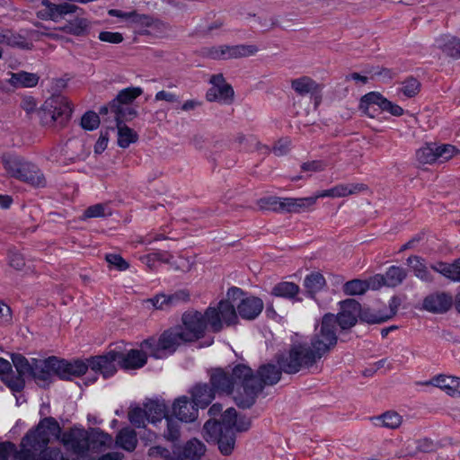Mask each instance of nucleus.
<instances>
[{
	"label": "nucleus",
	"mask_w": 460,
	"mask_h": 460,
	"mask_svg": "<svg viewBox=\"0 0 460 460\" xmlns=\"http://www.w3.org/2000/svg\"><path fill=\"white\" fill-rule=\"evenodd\" d=\"M420 87L421 84L417 78L409 76L402 82L401 92L406 97L412 98L420 93Z\"/></svg>",
	"instance_id": "nucleus-49"
},
{
	"label": "nucleus",
	"mask_w": 460,
	"mask_h": 460,
	"mask_svg": "<svg viewBox=\"0 0 460 460\" xmlns=\"http://www.w3.org/2000/svg\"><path fill=\"white\" fill-rule=\"evenodd\" d=\"M291 88L300 96L314 94L320 91L319 84L309 76H301L291 80Z\"/></svg>",
	"instance_id": "nucleus-28"
},
{
	"label": "nucleus",
	"mask_w": 460,
	"mask_h": 460,
	"mask_svg": "<svg viewBox=\"0 0 460 460\" xmlns=\"http://www.w3.org/2000/svg\"><path fill=\"white\" fill-rule=\"evenodd\" d=\"M145 409L146 411L147 420L152 423L161 421L164 418L165 419L168 416L165 403L158 400L147 402L145 403Z\"/></svg>",
	"instance_id": "nucleus-32"
},
{
	"label": "nucleus",
	"mask_w": 460,
	"mask_h": 460,
	"mask_svg": "<svg viewBox=\"0 0 460 460\" xmlns=\"http://www.w3.org/2000/svg\"><path fill=\"white\" fill-rule=\"evenodd\" d=\"M61 30L76 37L86 36L91 30V22L86 18L75 16L68 20Z\"/></svg>",
	"instance_id": "nucleus-26"
},
{
	"label": "nucleus",
	"mask_w": 460,
	"mask_h": 460,
	"mask_svg": "<svg viewBox=\"0 0 460 460\" xmlns=\"http://www.w3.org/2000/svg\"><path fill=\"white\" fill-rule=\"evenodd\" d=\"M207 322L202 313L186 311L181 315V324L164 331L159 338L149 337L142 341V348L148 349L152 358L164 359L172 355L185 343L194 342L205 334Z\"/></svg>",
	"instance_id": "nucleus-3"
},
{
	"label": "nucleus",
	"mask_w": 460,
	"mask_h": 460,
	"mask_svg": "<svg viewBox=\"0 0 460 460\" xmlns=\"http://www.w3.org/2000/svg\"><path fill=\"white\" fill-rule=\"evenodd\" d=\"M218 310L221 314L222 321L226 325H234L238 323V312L234 305L228 300H222L218 303Z\"/></svg>",
	"instance_id": "nucleus-35"
},
{
	"label": "nucleus",
	"mask_w": 460,
	"mask_h": 460,
	"mask_svg": "<svg viewBox=\"0 0 460 460\" xmlns=\"http://www.w3.org/2000/svg\"><path fill=\"white\" fill-rule=\"evenodd\" d=\"M31 378L40 387L46 388L52 383L53 376H57L62 380H71L86 373L84 361L76 359L68 361L59 359L55 356L49 357L46 359L34 358Z\"/></svg>",
	"instance_id": "nucleus-5"
},
{
	"label": "nucleus",
	"mask_w": 460,
	"mask_h": 460,
	"mask_svg": "<svg viewBox=\"0 0 460 460\" xmlns=\"http://www.w3.org/2000/svg\"><path fill=\"white\" fill-rule=\"evenodd\" d=\"M212 87L206 93L208 102H218L226 104L232 103L234 100V89L226 83L222 74L213 75L209 80Z\"/></svg>",
	"instance_id": "nucleus-15"
},
{
	"label": "nucleus",
	"mask_w": 460,
	"mask_h": 460,
	"mask_svg": "<svg viewBox=\"0 0 460 460\" xmlns=\"http://www.w3.org/2000/svg\"><path fill=\"white\" fill-rule=\"evenodd\" d=\"M327 164L323 160H314L310 162L304 163L301 165V169L303 172H322L326 168Z\"/></svg>",
	"instance_id": "nucleus-61"
},
{
	"label": "nucleus",
	"mask_w": 460,
	"mask_h": 460,
	"mask_svg": "<svg viewBox=\"0 0 460 460\" xmlns=\"http://www.w3.org/2000/svg\"><path fill=\"white\" fill-rule=\"evenodd\" d=\"M38 82L39 76L36 74L24 71L11 73V78L7 81L15 87H33L37 85Z\"/></svg>",
	"instance_id": "nucleus-34"
},
{
	"label": "nucleus",
	"mask_w": 460,
	"mask_h": 460,
	"mask_svg": "<svg viewBox=\"0 0 460 460\" xmlns=\"http://www.w3.org/2000/svg\"><path fill=\"white\" fill-rule=\"evenodd\" d=\"M407 270L402 267L395 265L389 267L385 273L386 287L395 288L401 285L407 278Z\"/></svg>",
	"instance_id": "nucleus-36"
},
{
	"label": "nucleus",
	"mask_w": 460,
	"mask_h": 460,
	"mask_svg": "<svg viewBox=\"0 0 460 460\" xmlns=\"http://www.w3.org/2000/svg\"><path fill=\"white\" fill-rule=\"evenodd\" d=\"M333 321L332 314H325L309 341L291 344L288 354L279 359L284 373L293 375L309 369L335 348L338 335Z\"/></svg>",
	"instance_id": "nucleus-2"
},
{
	"label": "nucleus",
	"mask_w": 460,
	"mask_h": 460,
	"mask_svg": "<svg viewBox=\"0 0 460 460\" xmlns=\"http://www.w3.org/2000/svg\"><path fill=\"white\" fill-rule=\"evenodd\" d=\"M358 318L361 322L369 324L382 323L388 320V317L385 315L384 313H381L380 311L376 312L368 307L362 308L361 306Z\"/></svg>",
	"instance_id": "nucleus-45"
},
{
	"label": "nucleus",
	"mask_w": 460,
	"mask_h": 460,
	"mask_svg": "<svg viewBox=\"0 0 460 460\" xmlns=\"http://www.w3.org/2000/svg\"><path fill=\"white\" fill-rule=\"evenodd\" d=\"M131 21L135 23L146 27H152L155 25V23L160 22L159 20L154 19L152 16L148 14H140L137 13V11H134Z\"/></svg>",
	"instance_id": "nucleus-58"
},
{
	"label": "nucleus",
	"mask_w": 460,
	"mask_h": 460,
	"mask_svg": "<svg viewBox=\"0 0 460 460\" xmlns=\"http://www.w3.org/2000/svg\"><path fill=\"white\" fill-rule=\"evenodd\" d=\"M207 322L214 332H219L223 329V321L218 307H208L203 314Z\"/></svg>",
	"instance_id": "nucleus-44"
},
{
	"label": "nucleus",
	"mask_w": 460,
	"mask_h": 460,
	"mask_svg": "<svg viewBox=\"0 0 460 460\" xmlns=\"http://www.w3.org/2000/svg\"><path fill=\"white\" fill-rule=\"evenodd\" d=\"M128 420L136 428L145 427L147 420L146 411L141 407H135L128 411Z\"/></svg>",
	"instance_id": "nucleus-52"
},
{
	"label": "nucleus",
	"mask_w": 460,
	"mask_h": 460,
	"mask_svg": "<svg viewBox=\"0 0 460 460\" xmlns=\"http://www.w3.org/2000/svg\"><path fill=\"white\" fill-rule=\"evenodd\" d=\"M25 377L26 376L20 373L15 374L11 368V370H8V372L2 376V379L13 392L20 393L25 387Z\"/></svg>",
	"instance_id": "nucleus-41"
},
{
	"label": "nucleus",
	"mask_w": 460,
	"mask_h": 460,
	"mask_svg": "<svg viewBox=\"0 0 460 460\" xmlns=\"http://www.w3.org/2000/svg\"><path fill=\"white\" fill-rule=\"evenodd\" d=\"M41 5L44 6V9L39 10L36 13V16L43 21H53L58 22L60 19H63L66 14L75 13L78 11L83 13V9L78 7L75 4L69 3H62L59 4H56L51 3L49 0H41Z\"/></svg>",
	"instance_id": "nucleus-14"
},
{
	"label": "nucleus",
	"mask_w": 460,
	"mask_h": 460,
	"mask_svg": "<svg viewBox=\"0 0 460 460\" xmlns=\"http://www.w3.org/2000/svg\"><path fill=\"white\" fill-rule=\"evenodd\" d=\"M370 289L377 290L383 286H386L385 274H376L368 280H366Z\"/></svg>",
	"instance_id": "nucleus-63"
},
{
	"label": "nucleus",
	"mask_w": 460,
	"mask_h": 460,
	"mask_svg": "<svg viewBox=\"0 0 460 460\" xmlns=\"http://www.w3.org/2000/svg\"><path fill=\"white\" fill-rule=\"evenodd\" d=\"M172 412L181 421L191 422L198 417V407L188 396L182 395L173 402Z\"/></svg>",
	"instance_id": "nucleus-19"
},
{
	"label": "nucleus",
	"mask_w": 460,
	"mask_h": 460,
	"mask_svg": "<svg viewBox=\"0 0 460 460\" xmlns=\"http://www.w3.org/2000/svg\"><path fill=\"white\" fill-rule=\"evenodd\" d=\"M300 288L294 282L282 281L276 284L270 294L277 297H281L294 302H301L302 298L298 296Z\"/></svg>",
	"instance_id": "nucleus-25"
},
{
	"label": "nucleus",
	"mask_w": 460,
	"mask_h": 460,
	"mask_svg": "<svg viewBox=\"0 0 460 460\" xmlns=\"http://www.w3.org/2000/svg\"><path fill=\"white\" fill-rule=\"evenodd\" d=\"M191 399L198 408L208 407L215 399L216 392L209 384H196L190 390Z\"/></svg>",
	"instance_id": "nucleus-22"
},
{
	"label": "nucleus",
	"mask_w": 460,
	"mask_h": 460,
	"mask_svg": "<svg viewBox=\"0 0 460 460\" xmlns=\"http://www.w3.org/2000/svg\"><path fill=\"white\" fill-rule=\"evenodd\" d=\"M368 289L369 286H367V281L358 279L347 281L343 286L344 293L349 296L362 295Z\"/></svg>",
	"instance_id": "nucleus-48"
},
{
	"label": "nucleus",
	"mask_w": 460,
	"mask_h": 460,
	"mask_svg": "<svg viewBox=\"0 0 460 460\" xmlns=\"http://www.w3.org/2000/svg\"><path fill=\"white\" fill-rule=\"evenodd\" d=\"M279 197H265L258 200V206L261 210L277 211Z\"/></svg>",
	"instance_id": "nucleus-59"
},
{
	"label": "nucleus",
	"mask_w": 460,
	"mask_h": 460,
	"mask_svg": "<svg viewBox=\"0 0 460 460\" xmlns=\"http://www.w3.org/2000/svg\"><path fill=\"white\" fill-rule=\"evenodd\" d=\"M115 442L117 447L132 452L137 445V432L130 428H123L117 434Z\"/></svg>",
	"instance_id": "nucleus-30"
},
{
	"label": "nucleus",
	"mask_w": 460,
	"mask_h": 460,
	"mask_svg": "<svg viewBox=\"0 0 460 460\" xmlns=\"http://www.w3.org/2000/svg\"><path fill=\"white\" fill-rule=\"evenodd\" d=\"M12 362L17 373H20L26 377L31 376L34 358H31V361H29L23 355L14 353L12 354Z\"/></svg>",
	"instance_id": "nucleus-43"
},
{
	"label": "nucleus",
	"mask_w": 460,
	"mask_h": 460,
	"mask_svg": "<svg viewBox=\"0 0 460 460\" xmlns=\"http://www.w3.org/2000/svg\"><path fill=\"white\" fill-rule=\"evenodd\" d=\"M340 312L332 314L334 326L338 324L341 330H349L356 325L360 313V304L355 299L349 298L340 302Z\"/></svg>",
	"instance_id": "nucleus-13"
},
{
	"label": "nucleus",
	"mask_w": 460,
	"mask_h": 460,
	"mask_svg": "<svg viewBox=\"0 0 460 460\" xmlns=\"http://www.w3.org/2000/svg\"><path fill=\"white\" fill-rule=\"evenodd\" d=\"M326 286V280L320 272H312L305 276L304 287L308 297L314 299L315 295Z\"/></svg>",
	"instance_id": "nucleus-27"
},
{
	"label": "nucleus",
	"mask_w": 460,
	"mask_h": 460,
	"mask_svg": "<svg viewBox=\"0 0 460 460\" xmlns=\"http://www.w3.org/2000/svg\"><path fill=\"white\" fill-rule=\"evenodd\" d=\"M118 129V146L121 148H128L130 144L138 140V135L126 124H116Z\"/></svg>",
	"instance_id": "nucleus-37"
},
{
	"label": "nucleus",
	"mask_w": 460,
	"mask_h": 460,
	"mask_svg": "<svg viewBox=\"0 0 460 460\" xmlns=\"http://www.w3.org/2000/svg\"><path fill=\"white\" fill-rule=\"evenodd\" d=\"M1 161L7 174L35 188L46 186L41 170L32 162L13 153H4Z\"/></svg>",
	"instance_id": "nucleus-6"
},
{
	"label": "nucleus",
	"mask_w": 460,
	"mask_h": 460,
	"mask_svg": "<svg viewBox=\"0 0 460 460\" xmlns=\"http://www.w3.org/2000/svg\"><path fill=\"white\" fill-rule=\"evenodd\" d=\"M226 295L232 302L239 300L236 308L239 316L243 320L252 321L256 319L264 308L261 298L254 296H245V293L240 288H230Z\"/></svg>",
	"instance_id": "nucleus-10"
},
{
	"label": "nucleus",
	"mask_w": 460,
	"mask_h": 460,
	"mask_svg": "<svg viewBox=\"0 0 460 460\" xmlns=\"http://www.w3.org/2000/svg\"><path fill=\"white\" fill-rule=\"evenodd\" d=\"M318 199L317 194L306 198H289L290 213H302L309 210Z\"/></svg>",
	"instance_id": "nucleus-40"
},
{
	"label": "nucleus",
	"mask_w": 460,
	"mask_h": 460,
	"mask_svg": "<svg viewBox=\"0 0 460 460\" xmlns=\"http://www.w3.org/2000/svg\"><path fill=\"white\" fill-rule=\"evenodd\" d=\"M452 296L442 292L427 296L422 302V308L433 314L447 312L452 305Z\"/></svg>",
	"instance_id": "nucleus-21"
},
{
	"label": "nucleus",
	"mask_w": 460,
	"mask_h": 460,
	"mask_svg": "<svg viewBox=\"0 0 460 460\" xmlns=\"http://www.w3.org/2000/svg\"><path fill=\"white\" fill-rule=\"evenodd\" d=\"M376 420L381 422L382 427L388 429H396L402 423V417L395 411H386L381 416L376 418Z\"/></svg>",
	"instance_id": "nucleus-50"
},
{
	"label": "nucleus",
	"mask_w": 460,
	"mask_h": 460,
	"mask_svg": "<svg viewBox=\"0 0 460 460\" xmlns=\"http://www.w3.org/2000/svg\"><path fill=\"white\" fill-rule=\"evenodd\" d=\"M111 111L115 115L116 124H125V121L131 120L137 116V111L129 105H117L110 107Z\"/></svg>",
	"instance_id": "nucleus-39"
},
{
	"label": "nucleus",
	"mask_w": 460,
	"mask_h": 460,
	"mask_svg": "<svg viewBox=\"0 0 460 460\" xmlns=\"http://www.w3.org/2000/svg\"><path fill=\"white\" fill-rule=\"evenodd\" d=\"M142 93L143 89L138 86H131L122 89L119 92L117 96L110 102V107H117V105H129Z\"/></svg>",
	"instance_id": "nucleus-31"
},
{
	"label": "nucleus",
	"mask_w": 460,
	"mask_h": 460,
	"mask_svg": "<svg viewBox=\"0 0 460 460\" xmlns=\"http://www.w3.org/2000/svg\"><path fill=\"white\" fill-rule=\"evenodd\" d=\"M89 438V447H92L96 450L111 448L113 444V438L111 435L98 428L91 429Z\"/></svg>",
	"instance_id": "nucleus-29"
},
{
	"label": "nucleus",
	"mask_w": 460,
	"mask_h": 460,
	"mask_svg": "<svg viewBox=\"0 0 460 460\" xmlns=\"http://www.w3.org/2000/svg\"><path fill=\"white\" fill-rule=\"evenodd\" d=\"M206 452V446L197 438L189 440L183 447V456L189 460H200Z\"/></svg>",
	"instance_id": "nucleus-38"
},
{
	"label": "nucleus",
	"mask_w": 460,
	"mask_h": 460,
	"mask_svg": "<svg viewBox=\"0 0 460 460\" xmlns=\"http://www.w3.org/2000/svg\"><path fill=\"white\" fill-rule=\"evenodd\" d=\"M166 420V429L164 432V437L168 441L175 442L180 438L181 436V422L176 417L172 415H168L165 418Z\"/></svg>",
	"instance_id": "nucleus-42"
},
{
	"label": "nucleus",
	"mask_w": 460,
	"mask_h": 460,
	"mask_svg": "<svg viewBox=\"0 0 460 460\" xmlns=\"http://www.w3.org/2000/svg\"><path fill=\"white\" fill-rule=\"evenodd\" d=\"M50 435L60 438L61 443L73 454L85 456L89 451V433L83 428L73 427L62 432L54 417H45L22 438L20 450L13 460H69L61 450L49 447Z\"/></svg>",
	"instance_id": "nucleus-1"
},
{
	"label": "nucleus",
	"mask_w": 460,
	"mask_h": 460,
	"mask_svg": "<svg viewBox=\"0 0 460 460\" xmlns=\"http://www.w3.org/2000/svg\"><path fill=\"white\" fill-rule=\"evenodd\" d=\"M374 106H378L382 111H387L393 116L399 117L403 114V109L401 106L393 103L378 92H370L362 96L359 108L370 118H375L374 112L376 110Z\"/></svg>",
	"instance_id": "nucleus-11"
},
{
	"label": "nucleus",
	"mask_w": 460,
	"mask_h": 460,
	"mask_svg": "<svg viewBox=\"0 0 460 460\" xmlns=\"http://www.w3.org/2000/svg\"><path fill=\"white\" fill-rule=\"evenodd\" d=\"M117 349L119 356V366L123 369H138L143 367L147 362V356H151L148 349L142 348L141 349H130L127 353L124 352L123 345L117 344Z\"/></svg>",
	"instance_id": "nucleus-17"
},
{
	"label": "nucleus",
	"mask_w": 460,
	"mask_h": 460,
	"mask_svg": "<svg viewBox=\"0 0 460 460\" xmlns=\"http://www.w3.org/2000/svg\"><path fill=\"white\" fill-rule=\"evenodd\" d=\"M190 300V291L187 289H179L171 294H157L150 299V302L155 309L167 311L184 305Z\"/></svg>",
	"instance_id": "nucleus-18"
},
{
	"label": "nucleus",
	"mask_w": 460,
	"mask_h": 460,
	"mask_svg": "<svg viewBox=\"0 0 460 460\" xmlns=\"http://www.w3.org/2000/svg\"><path fill=\"white\" fill-rule=\"evenodd\" d=\"M366 189L367 186L363 183L338 184L329 190L318 192L317 197L341 198L351 194L358 193Z\"/></svg>",
	"instance_id": "nucleus-23"
},
{
	"label": "nucleus",
	"mask_w": 460,
	"mask_h": 460,
	"mask_svg": "<svg viewBox=\"0 0 460 460\" xmlns=\"http://www.w3.org/2000/svg\"><path fill=\"white\" fill-rule=\"evenodd\" d=\"M203 438L208 443L217 444L223 456H228L234 452L236 435L218 420H208L205 422Z\"/></svg>",
	"instance_id": "nucleus-9"
},
{
	"label": "nucleus",
	"mask_w": 460,
	"mask_h": 460,
	"mask_svg": "<svg viewBox=\"0 0 460 460\" xmlns=\"http://www.w3.org/2000/svg\"><path fill=\"white\" fill-rule=\"evenodd\" d=\"M436 144H426L416 152V158L422 164H430L437 161Z\"/></svg>",
	"instance_id": "nucleus-47"
},
{
	"label": "nucleus",
	"mask_w": 460,
	"mask_h": 460,
	"mask_svg": "<svg viewBox=\"0 0 460 460\" xmlns=\"http://www.w3.org/2000/svg\"><path fill=\"white\" fill-rule=\"evenodd\" d=\"M434 45L446 55L454 58H460V39L445 34L438 37Z\"/></svg>",
	"instance_id": "nucleus-24"
},
{
	"label": "nucleus",
	"mask_w": 460,
	"mask_h": 460,
	"mask_svg": "<svg viewBox=\"0 0 460 460\" xmlns=\"http://www.w3.org/2000/svg\"><path fill=\"white\" fill-rule=\"evenodd\" d=\"M8 258L10 266L15 270H22V268L25 265L24 259L19 252H10Z\"/></svg>",
	"instance_id": "nucleus-64"
},
{
	"label": "nucleus",
	"mask_w": 460,
	"mask_h": 460,
	"mask_svg": "<svg viewBox=\"0 0 460 460\" xmlns=\"http://www.w3.org/2000/svg\"><path fill=\"white\" fill-rule=\"evenodd\" d=\"M407 263L411 267L414 275L422 281L432 282L433 276L425 264L423 258L412 255L407 259Z\"/></svg>",
	"instance_id": "nucleus-33"
},
{
	"label": "nucleus",
	"mask_w": 460,
	"mask_h": 460,
	"mask_svg": "<svg viewBox=\"0 0 460 460\" xmlns=\"http://www.w3.org/2000/svg\"><path fill=\"white\" fill-rule=\"evenodd\" d=\"M228 52L229 58H240L244 57H250L254 55L258 51V48L255 45H234L229 46L226 49Z\"/></svg>",
	"instance_id": "nucleus-46"
},
{
	"label": "nucleus",
	"mask_w": 460,
	"mask_h": 460,
	"mask_svg": "<svg viewBox=\"0 0 460 460\" xmlns=\"http://www.w3.org/2000/svg\"><path fill=\"white\" fill-rule=\"evenodd\" d=\"M287 353H282L276 356V361L278 366L274 364H265L261 365L258 370L257 374H254L252 369V376L249 377L251 381H249V394L245 395V399L241 396H238L239 403L243 406L252 407L255 402L258 394L264 389L266 385H276L281 378L282 367L279 363V359L280 357L287 355Z\"/></svg>",
	"instance_id": "nucleus-7"
},
{
	"label": "nucleus",
	"mask_w": 460,
	"mask_h": 460,
	"mask_svg": "<svg viewBox=\"0 0 460 460\" xmlns=\"http://www.w3.org/2000/svg\"><path fill=\"white\" fill-rule=\"evenodd\" d=\"M72 107L66 97L58 94L48 98L38 115L43 126H59L64 127L70 119L72 115Z\"/></svg>",
	"instance_id": "nucleus-8"
},
{
	"label": "nucleus",
	"mask_w": 460,
	"mask_h": 460,
	"mask_svg": "<svg viewBox=\"0 0 460 460\" xmlns=\"http://www.w3.org/2000/svg\"><path fill=\"white\" fill-rule=\"evenodd\" d=\"M99 40L104 42L119 44L123 41L124 38L120 32L102 31L99 34Z\"/></svg>",
	"instance_id": "nucleus-62"
},
{
	"label": "nucleus",
	"mask_w": 460,
	"mask_h": 460,
	"mask_svg": "<svg viewBox=\"0 0 460 460\" xmlns=\"http://www.w3.org/2000/svg\"><path fill=\"white\" fill-rule=\"evenodd\" d=\"M105 260L111 267H113L117 270L124 271L129 268V264L119 254L117 253H107Z\"/></svg>",
	"instance_id": "nucleus-54"
},
{
	"label": "nucleus",
	"mask_w": 460,
	"mask_h": 460,
	"mask_svg": "<svg viewBox=\"0 0 460 460\" xmlns=\"http://www.w3.org/2000/svg\"><path fill=\"white\" fill-rule=\"evenodd\" d=\"M119 356L116 346L102 355L90 357L84 362V366L86 371L90 367L93 372L102 375L104 378H109L117 372L116 363L119 364Z\"/></svg>",
	"instance_id": "nucleus-12"
},
{
	"label": "nucleus",
	"mask_w": 460,
	"mask_h": 460,
	"mask_svg": "<svg viewBox=\"0 0 460 460\" xmlns=\"http://www.w3.org/2000/svg\"><path fill=\"white\" fill-rule=\"evenodd\" d=\"M252 368L244 364H237L232 369L231 374L226 372L223 368L217 367L209 372V385L216 394L231 395L234 394L235 404L242 409H250L251 407L243 406L239 403L238 396L245 399L249 394V381L252 376Z\"/></svg>",
	"instance_id": "nucleus-4"
},
{
	"label": "nucleus",
	"mask_w": 460,
	"mask_h": 460,
	"mask_svg": "<svg viewBox=\"0 0 460 460\" xmlns=\"http://www.w3.org/2000/svg\"><path fill=\"white\" fill-rule=\"evenodd\" d=\"M220 422L227 429L236 432H245L252 426L251 419L245 415H238L234 408L230 407L222 414Z\"/></svg>",
	"instance_id": "nucleus-20"
},
{
	"label": "nucleus",
	"mask_w": 460,
	"mask_h": 460,
	"mask_svg": "<svg viewBox=\"0 0 460 460\" xmlns=\"http://www.w3.org/2000/svg\"><path fill=\"white\" fill-rule=\"evenodd\" d=\"M100 125L99 115L92 111H86L81 119V126L85 130H94Z\"/></svg>",
	"instance_id": "nucleus-53"
},
{
	"label": "nucleus",
	"mask_w": 460,
	"mask_h": 460,
	"mask_svg": "<svg viewBox=\"0 0 460 460\" xmlns=\"http://www.w3.org/2000/svg\"><path fill=\"white\" fill-rule=\"evenodd\" d=\"M35 33L36 31L32 30H20L19 31H3L0 32V43L11 48L31 50L34 47L33 35Z\"/></svg>",
	"instance_id": "nucleus-16"
},
{
	"label": "nucleus",
	"mask_w": 460,
	"mask_h": 460,
	"mask_svg": "<svg viewBox=\"0 0 460 460\" xmlns=\"http://www.w3.org/2000/svg\"><path fill=\"white\" fill-rule=\"evenodd\" d=\"M226 48H228V45L212 46L204 48L202 53L205 57L215 60L228 59Z\"/></svg>",
	"instance_id": "nucleus-51"
},
{
	"label": "nucleus",
	"mask_w": 460,
	"mask_h": 460,
	"mask_svg": "<svg viewBox=\"0 0 460 460\" xmlns=\"http://www.w3.org/2000/svg\"><path fill=\"white\" fill-rule=\"evenodd\" d=\"M435 150L437 154V160H448L452 158L456 153L458 152V149L450 144H443L439 146L436 144Z\"/></svg>",
	"instance_id": "nucleus-56"
},
{
	"label": "nucleus",
	"mask_w": 460,
	"mask_h": 460,
	"mask_svg": "<svg viewBox=\"0 0 460 460\" xmlns=\"http://www.w3.org/2000/svg\"><path fill=\"white\" fill-rule=\"evenodd\" d=\"M449 380H452V376L446 375H438L434 376L432 379H430L429 382H426V385H432L436 387H438L450 395L451 382H449Z\"/></svg>",
	"instance_id": "nucleus-55"
},
{
	"label": "nucleus",
	"mask_w": 460,
	"mask_h": 460,
	"mask_svg": "<svg viewBox=\"0 0 460 460\" xmlns=\"http://www.w3.org/2000/svg\"><path fill=\"white\" fill-rule=\"evenodd\" d=\"M105 206L102 203H98L87 208L84 212V218L101 217H104Z\"/></svg>",
	"instance_id": "nucleus-60"
},
{
	"label": "nucleus",
	"mask_w": 460,
	"mask_h": 460,
	"mask_svg": "<svg viewBox=\"0 0 460 460\" xmlns=\"http://www.w3.org/2000/svg\"><path fill=\"white\" fill-rule=\"evenodd\" d=\"M445 276L454 282H460V257L449 263Z\"/></svg>",
	"instance_id": "nucleus-57"
}]
</instances>
